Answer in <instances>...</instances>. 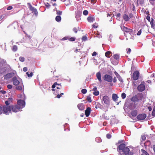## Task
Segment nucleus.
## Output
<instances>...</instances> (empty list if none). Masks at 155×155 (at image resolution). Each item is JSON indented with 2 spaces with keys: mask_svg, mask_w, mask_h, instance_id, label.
Wrapping results in <instances>:
<instances>
[{
  "mask_svg": "<svg viewBox=\"0 0 155 155\" xmlns=\"http://www.w3.org/2000/svg\"><path fill=\"white\" fill-rule=\"evenodd\" d=\"M12 98H10L8 99L7 101H9V102H10L11 103L12 101Z\"/></svg>",
  "mask_w": 155,
  "mask_h": 155,
  "instance_id": "56",
  "label": "nucleus"
},
{
  "mask_svg": "<svg viewBox=\"0 0 155 155\" xmlns=\"http://www.w3.org/2000/svg\"><path fill=\"white\" fill-rule=\"evenodd\" d=\"M126 145L124 143H122L120 144L117 147V150L119 152L120 155H121L120 151L122 150V152H124V153L126 155L128 154L130 151L129 149L127 147H125Z\"/></svg>",
  "mask_w": 155,
  "mask_h": 155,
  "instance_id": "2",
  "label": "nucleus"
},
{
  "mask_svg": "<svg viewBox=\"0 0 155 155\" xmlns=\"http://www.w3.org/2000/svg\"><path fill=\"white\" fill-rule=\"evenodd\" d=\"M146 138V137L145 136H143L142 137V139L144 140H145Z\"/></svg>",
  "mask_w": 155,
  "mask_h": 155,
  "instance_id": "64",
  "label": "nucleus"
},
{
  "mask_svg": "<svg viewBox=\"0 0 155 155\" xmlns=\"http://www.w3.org/2000/svg\"><path fill=\"white\" fill-rule=\"evenodd\" d=\"M122 29L125 32L124 33L126 37H127L130 39L133 38V35L132 30L129 28H128L127 27L124 26Z\"/></svg>",
  "mask_w": 155,
  "mask_h": 155,
  "instance_id": "3",
  "label": "nucleus"
},
{
  "mask_svg": "<svg viewBox=\"0 0 155 155\" xmlns=\"http://www.w3.org/2000/svg\"><path fill=\"white\" fill-rule=\"evenodd\" d=\"M5 16V15H3L0 16V21L2 20Z\"/></svg>",
  "mask_w": 155,
  "mask_h": 155,
  "instance_id": "43",
  "label": "nucleus"
},
{
  "mask_svg": "<svg viewBox=\"0 0 155 155\" xmlns=\"http://www.w3.org/2000/svg\"><path fill=\"white\" fill-rule=\"evenodd\" d=\"M114 74L116 75L117 78L118 79V80L121 82H123V80L119 74L116 71H115Z\"/></svg>",
  "mask_w": 155,
  "mask_h": 155,
  "instance_id": "16",
  "label": "nucleus"
},
{
  "mask_svg": "<svg viewBox=\"0 0 155 155\" xmlns=\"http://www.w3.org/2000/svg\"><path fill=\"white\" fill-rule=\"evenodd\" d=\"M19 60L21 62H24L25 61V58L24 57H20L19 58Z\"/></svg>",
  "mask_w": 155,
  "mask_h": 155,
  "instance_id": "33",
  "label": "nucleus"
},
{
  "mask_svg": "<svg viewBox=\"0 0 155 155\" xmlns=\"http://www.w3.org/2000/svg\"><path fill=\"white\" fill-rule=\"evenodd\" d=\"M141 30H140L137 32V35H140L141 34Z\"/></svg>",
  "mask_w": 155,
  "mask_h": 155,
  "instance_id": "51",
  "label": "nucleus"
},
{
  "mask_svg": "<svg viewBox=\"0 0 155 155\" xmlns=\"http://www.w3.org/2000/svg\"><path fill=\"white\" fill-rule=\"evenodd\" d=\"M100 138L99 137H97L95 139V140L96 141H97V142H100L101 141Z\"/></svg>",
  "mask_w": 155,
  "mask_h": 155,
  "instance_id": "47",
  "label": "nucleus"
},
{
  "mask_svg": "<svg viewBox=\"0 0 155 155\" xmlns=\"http://www.w3.org/2000/svg\"><path fill=\"white\" fill-rule=\"evenodd\" d=\"M103 79L105 81L108 82H111L113 81L112 77L107 74H106L104 76Z\"/></svg>",
  "mask_w": 155,
  "mask_h": 155,
  "instance_id": "5",
  "label": "nucleus"
},
{
  "mask_svg": "<svg viewBox=\"0 0 155 155\" xmlns=\"http://www.w3.org/2000/svg\"><path fill=\"white\" fill-rule=\"evenodd\" d=\"M5 103L7 106L8 105L10 104V103L8 101H6L5 102Z\"/></svg>",
  "mask_w": 155,
  "mask_h": 155,
  "instance_id": "46",
  "label": "nucleus"
},
{
  "mask_svg": "<svg viewBox=\"0 0 155 155\" xmlns=\"http://www.w3.org/2000/svg\"><path fill=\"white\" fill-rule=\"evenodd\" d=\"M137 89L140 92L143 91L145 88V85L144 82H142L137 87Z\"/></svg>",
  "mask_w": 155,
  "mask_h": 155,
  "instance_id": "6",
  "label": "nucleus"
},
{
  "mask_svg": "<svg viewBox=\"0 0 155 155\" xmlns=\"http://www.w3.org/2000/svg\"><path fill=\"white\" fill-rule=\"evenodd\" d=\"M139 76V73L137 71H135L133 73L132 76V78L134 80H137Z\"/></svg>",
  "mask_w": 155,
  "mask_h": 155,
  "instance_id": "7",
  "label": "nucleus"
},
{
  "mask_svg": "<svg viewBox=\"0 0 155 155\" xmlns=\"http://www.w3.org/2000/svg\"><path fill=\"white\" fill-rule=\"evenodd\" d=\"M82 39L83 41H85L87 39V37L86 36H84L82 37Z\"/></svg>",
  "mask_w": 155,
  "mask_h": 155,
  "instance_id": "44",
  "label": "nucleus"
},
{
  "mask_svg": "<svg viewBox=\"0 0 155 155\" xmlns=\"http://www.w3.org/2000/svg\"><path fill=\"white\" fill-rule=\"evenodd\" d=\"M17 104L20 106H25V101L22 100H19L17 101Z\"/></svg>",
  "mask_w": 155,
  "mask_h": 155,
  "instance_id": "14",
  "label": "nucleus"
},
{
  "mask_svg": "<svg viewBox=\"0 0 155 155\" xmlns=\"http://www.w3.org/2000/svg\"><path fill=\"white\" fill-rule=\"evenodd\" d=\"M7 87L8 89H11L12 88V86L10 84H8L7 85Z\"/></svg>",
  "mask_w": 155,
  "mask_h": 155,
  "instance_id": "49",
  "label": "nucleus"
},
{
  "mask_svg": "<svg viewBox=\"0 0 155 155\" xmlns=\"http://www.w3.org/2000/svg\"><path fill=\"white\" fill-rule=\"evenodd\" d=\"M106 137L108 139H110L111 137V134H107L106 135Z\"/></svg>",
  "mask_w": 155,
  "mask_h": 155,
  "instance_id": "41",
  "label": "nucleus"
},
{
  "mask_svg": "<svg viewBox=\"0 0 155 155\" xmlns=\"http://www.w3.org/2000/svg\"><path fill=\"white\" fill-rule=\"evenodd\" d=\"M16 88L17 89L19 90H22V86L21 85H19L18 86H17L16 87Z\"/></svg>",
  "mask_w": 155,
  "mask_h": 155,
  "instance_id": "29",
  "label": "nucleus"
},
{
  "mask_svg": "<svg viewBox=\"0 0 155 155\" xmlns=\"http://www.w3.org/2000/svg\"><path fill=\"white\" fill-rule=\"evenodd\" d=\"M129 17L130 18H132L134 17L133 16V15L132 13H130L129 15Z\"/></svg>",
  "mask_w": 155,
  "mask_h": 155,
  "instance_id": "45",
  "label": "nucleus"
},
{
  "mask_svg": "<svg viewBox=\"0 0 155 155\" xmlns=\"http://www.w3.org/2000/svg\"><path fill=\"white\" fill-rule=\"evenodd\" d=\"M147 117L146 114H142L138 115L137 117V119L140 120H144Z\"/></svg>",
  "mask_w": 155,
  "mask_h": 155,
  "instance_id": "8",
  "label": "nucleus"
},
{
  "mask_svg": "<svg viewBox=\"0 0 155 155\" xmlns=\"http://www.w3.org/2000/svg\"><path fill=\"white\" fill-rule=\"evenodd\" d=\"M12 6H9L8 8H7V10H11L12 9Z\"/></svg>",
  "mask_w": 155,
  "mask_h": 155,
  "instance_id": "58",
  "label": "nucleus"
},
{
  "mask_svg": "<svg viewBox=\"0 0 155 155\" xmlns=\"http://www.w3.org/2000/svg\"><path fill=\"white\" fill-rule=\"evenodd\" d=\"M75 38L74 37H71L69 39V40L70 41H74L75 40Z\"/></svg>",
  "mask_w": 155,
  "mask_h": 155,
  "instance_id": "38",
  "label": "nucleus"
},
{
  "mask_svg": "<svg viewBox=\"0 0 155 155\" xmlns=\"http://www.w3.org/2000/svg\"><path fill=\"white\" fill-rule=\"evenodd\" d=\"M61 96L60 95V94H58V95H57V97L58 98H60Z\"/></svg>",
  "mask_w": 155,
  "mask_h": 155,
  "instance_id": "62",
  "label": "nucleus"
},
{
  "mask_svg": "<svg viewBox=\"0 0 155 155\" xmlns=\"http://www.w3.org/2000/svg\"><path fill=\"white\" fill-rule=\"evenodd\" d=\"M141 151L143 153V154L144 155H149V153L145 150L142 149L141 150Z\"/></svg>",
  "mask_w": 155,
  "mask_h": 155,
  "instance_id": "26",
  "label": "nucleus"
},
{
  "mask_svg": "<svg viewBox=\"0 0 155 155\" xmlns=\"http://www.w3.org/2000/svg\"><path fill=\"white\" fill-rule=\"evenodd\" d=\"M12 26H13L14 27V28H15V26L16 27H17L18 26V24H17V23H16V22L12 24Z\"/></svg>",
  "mask_w": 155,
  "mask_h": 155,
  "instance_id": "42",
  "label": "nucleus"
},
{
  "mask_svg": "<svg viewBox=\"0 0 155 155\" xmlns=\"http://www.w3.org/2000/svg\"><path fill=\"white\" fill-rule=\"evenodd\" d=\"M105 55L106 57L110 58L111 56V52L110 51H107L105 53Z\"/></svg>",
  "mask_w": 155,
  "mask_h": 155,
  "instance_id": "22",
  "label": "nucleus"
},
{
  "mask_svg": "<svg viewBox=\"0 0 155 155\" xmlns=\"http://www.w3.org/2000/svg\"><path fill=\"white\" fill-rule=\"evenodd\" d=\"M97 89V87H95L93 89V91H96Z\"/></svg>",
  "mask_w": 155,
  "mask_h": 155,
  "instance_id": "60",
  "label": "nucleus"
},
{
  "mask_svg": "<svg viewBox=\"0 0 155 155\" xmlns=\"http://www.w3.org/2000/svg\"><path fill=\"white\" fill-rule=\"evenodd\" d=\"M81 92L83 94H85L87 92V90L86 89H83L81 90Z\"/></svg>",
  "mask_w": 155,
  "mask_h": 155,
  "instance_id": "37",
  "label": "nucleus"
},
{
  "mask_svg": "<svg viewBox=\"0 0 155 155\" xmlns=\"http://www.w3.org/2000/svg\"><path fill=\"white\" fill-rule=\"evenodd\" d=\"M126 97V94L125 93H122L121 95V97L123 99H125Z\"/></svg>",
  "mask_w": 155,
  "mask_h": 155,
  "instance_id": "30",
  "label": "nucleus"
},
{
  "mask_svg": "<svg viewBox=\"0 0 155 155\" xmlns=\"http://www.w3.org/2000/svg\"><path fill=\"white\" fill-rule=\"evenodd\" d=\"M96 76L99 82H102V80L101 79V73L99 72L97 73L96 74Z\"/></svg>",
  "mask_w": 155,
  "mask_h": 155,
  "instance_id": "17",
  "label": "nucleus"
},
{
  "mask_svg": "<svg viewBox=\"0 0 155 155\" xmlns=\"http://www.w3.org/2000/svg\"><path fill=\"white\" fill-rule=\"evenodd\" d=\"M3 111L6 114H8V113L11 112V109L13 112H16L21 108V107H3Z\"/></svg>",
  "mask_w": 155,
  "mask_h": 155,
  "instance_id": "4",
  "label": "nucleus"
},
{
  "mask_svg": "<svg viewBox=\"0 0 155 155\" xmlns=\"http://www.w3.org/2000/svg\"><path fill=\"white\" fill-rule=\"evenodd\" d=\"M119 58V55L117 54H115L114 55V57L110 59V60L112 63L114 64H116V63H115L114 62V59L118 60Z\"/></svg>",
  "mask_w": 155,
  "mask_h": 155,
  "instance_id": "10",
  "label": "nucleus"
},
{
  "mask_svg": "<svg viewBox=\"0 0 155 155\" xmlns=\"http://www.w3.org/2000/svg\"><path fill=\"white\" fill-rule=\"evenodd\" d=\"M87 19L89 22H92L94 21L95 20L94 18L91 16L88 17Z\"/></svg>",
  "mask_w": 155,
  "mask_h": 155,
  "instance_id": "21",
  "label": "nucleus"
},
{
  "mask_svg": "<svg viewBox=\"0 0 155 155\" xmlns=\"http://www.w3.org/2000/svg\"><path fill=\"white\" fill-rule=\"evenodd\" d=\"M78 29H79V27H78V28H74L73 29V30L74 32L75 33H77L78 31Z\"/></svg>",
  "mask_w": 155,
  "mask_h": 155,
  "instance_id": "35",
  "label": "nucleus"
},
{
  "mask_svg": "<svg viewBox=\"0 0 155 155\" xmlns=\"http://www.w3.org/2000/svg\"><path fill=\"white\" fill-rule=\"evenodd\" d=\"M127 53H128V54L130 53L131 51L130 49V48H129L128 49H127Z\"/></svg>",
  "mask_w": 155,
  "mask_h": 155,
  "instance_id": "48",
  "label": "nucleus"
},
{
  "mask_svg": "<svg viewBox=\"0 0 155 155\" xmlns=\"http://www.w3.org/2000/svg\"><path fill=\"white\" fill-rule=\"evenodd\" d=\"M12 81L13 84L15 85H18L20 83L19 81L17 79L16 77H14L12 78Z\"/></svg>",
  "mask_w": 155,
  "mask_h": 155,
  "instance_id": "13",
  "label": "nucleus"
},
{
  "mask_svg": "<svg viewBox=\"0 0 155 155\" xmlns=\"http://www.w3.org/2000/svg\"><path fill=\"white\" fill-rule=\"evenodd\" d=\"M108 107H101V108L102 111L103 113H105L106 111H107Z\"/></svg>",
  "mask_w": 155,
  "mask_h": 155,
  "instance_id": "24",
  "label": "nucleus"
},
{
  "mask_svg": "<svg viewBox=\"0 0 155 155\" xmlns=\"http://www.w3.org/2000/svg\"><path fill=\"white\" fill-rule=\"evenodd\" d=\"M150 3L152 4H153V2L155 1V0H149Z\"/></svg>",
  "mask_w": 155,
  "mask_h": 155,
  "instance_id": "59",
  "label": "nucleus"
},
{
  "mask_svg": "<svg viewBox=\"0 0 155 155\" xmlns=\"http://www.w3.org/2000/svg\"><path fill=\"white\" fill-rule=\"evenodd\" d=\"M0 93L3 94H5L6 93V91L4 90H1L0 91Z\"/></svg>",
  "mask_w": 155,
  "mask_h": 155,
  "instance_id": "53",
  "label": "nucleus"
},
{
  "mask_svg": "<svg viewBox=\"0 0 155 155\" xmlns=\"http://www.w3.org/2000/svg\"><path fill=\"white\" fill-rule=\"evenodd\" d=\"M17 49L18 47L16 45H15L13 46L12 48V50L13 51H17Z\"/></svg>",
  "mask_w": 155,
  "mask_h": 155,
  "instance_id": "27",
  "label": "nucleus"
},
{
  "mask_svg": "<svg viewBox=\"0 0 155 155\" xmlns=\"http://www.w3.org/2000/svg\"><path fill=\"white\" fill-rule=\"evenodd\" d=\"M19 97L21 98H24V99L25 98V95L24 93L21 95H20Z\"/></svg>",
  "mask_w": 155,
  "mask_h": 155,
  "instance_id": "32",
  "label": "nucleus"
},
{
  "mask_svg": "<svg viewBox=\"0 0 155 155\" xmlns=\"http://www.w3.org/2000/svg\"><path fill=\"white\" fill-rule=\"evenodd\" d=\"M117 16L119 18H120V13H118L117 15Z\"/></svg>",
  "mask_w": 155,
  "mask_h": 155,
  "instance_id": "61",
  "label": "nucleus"
},
{
  "mask_svg": "<svg viewBox=\"0 0 155 155\" xmlns=\"http://www.w3.org/2000/svg\"><path fill=\"white\" fill-rule=\"evenodd\" d=\"M23 70L25 72L27 71V67H24L23 68Z\"/></svg>",
  "mask_w": 155,
  "mask_h": 155,
  "instance_id": "55",
  "label": "nucleus"
},
{
  "mask_svg": "<svg viewBox=\"0 0 155 155\" xmlns=\"http://www.w3.org/2000/svg\"><path fill=\"white\" fill-rule=\"evenodd\" d=\"M62 12L60 11H57V14L59 15H61L62 14Z\"/></svg>",
  "mask_w": 155,
  "mask_h": 155,
  "instance_id": "40",
  "label": "nucleus"
},
{
  "mask_svg": "<svg viewBox=\"0 0 155 155\" xmlns=\"http://www.w3.org/2000/svg\"><path fill=\"white\" fill-rule=\"evenodd\" d=\"M103 101L104 103L107 105L110 104V100L109 97L107 96H104L103 98Z\"/></svg>",
  "mask_w": 155,
  "mask_h": 155,
  "instance_id": "9",
  "label": "nucleus"
},
{
  "mask_svg": "<svg viewBox=\"0 0 155 155\" xmlns=\"http://www.w3.org/2000/svg\"><path fill=\"white\" fill-rule=\"evenodd\" d=\"M91 111V109L90 107H87L85 111V114L86 117H87L89 116Z\"/></svg>",
  "mask_w": 155,
  "mask_h": 155,
  "instance_id": "12",
  "label": "nucleus"
},
{
  "mask_svg": "<svg viewBox=\"0 0 155 155\" xmlns=\"http://www.w3.org/2000/svg\"><path fill=\"white\" fill-rule=\"evenodd\" d=\"M123 18L125 21H128L130 20V18L128 15L126 14H124L123 15Z\"/></svg>",
  "mask_w": 155,
  "mask_h": 155,
  "instance_id": "20",
  "label": "nucleus"
},
{
  "mask_svg": "<svg viewBox=\"0 0 155 155\" xmlns=\"http://www.w3.org/2000/svg\"><path fill=\"white\" fill-rule=\"evenodd\" d=\"M87 99L88 101L90 102H91L92 101L91 98L90 97L88 96L87 97Z\"/></svg>",
  "mask_w": 155,
  "mask_h": 155,
  "instance_id": "39",
  "label": "nucleus"
},
{
  "mask_svg": "<svg viewBox=\"0 0 155 155\" xmlns=\"http://www.w3.org/2000/svg\"><path fill=\"white\" fill-rule=\"evenodd\" d=\"M14 74V73H8L4 76V78L6 80H8L9 79L13 76Z\"/></svg>",
  "mask_w": 155,
  "mask_h": 155,
  "instance_id": "11",
  "label": "nucleus"
},
{
  "mask_svg": "<svg viewBox=\"0 0 155 155\" xmlns=\"http://www.w3.org/2000/svg\"><path fill=\"white\" fill-rule=\"evenodd\" d=\"M130 100L131 101L135 102L138 101V98L136 95L133 97Z\"/></svg>",
  "mask_w": 155,
  "mask_h": 155,
  "instance_id": "18",
  "label": "nucleus"
},
{
  "mask_svg": "<svg viewBox=\"0 0 155 155\" xmlns=\"http://www.w3.org/2000/svg\"><path fill=\"white\" fill-rule=\"evenodd\" d=\"M153 150L154 152L155 153V145H153Z\"/></svg>",
  "mask_w": 155,
  "mask_h": 155,
  "instance_id": "63",
  "label": "nucleus"
},
{
  "mask_svg": "<svg viewBox=\"0 0 155 155\" xmlns=\"http://www.w3.org/2000/svg\"><path fill=\"white\" fill-rule=\"evenodd\" d=\"M93 27L94 28H97V26L95 24H93L92 25Z\"/></svg>",
  "mask_w": 155,
  "mask_h": 155,
  "instance_id": "57",
  "label": "nucleus"
},
{
  "mask_svg": "<svg viewBox=\"0 0 155 155\" xmlns=\"http://www.w3.org/2000/svg\"><path fill=\"white\" fill-rule=\"evenodd\" d=\"M124 110L128 115L131 117L136 116L138 113L136 107H124Z\"/></svg>",
  "mask_w": 155,
  "mask_h": 155,
  "instance_id": "1",
  "label": "nucleus"
},
{
  "mask_svg": "<svg viewBox=\"0 0 155 155\" xmlns=\"http://www.w3.org/2000/svg\"><path fill=\"white\" fill-rule=\"evenodd\" d=\"M56 87L58 89H60L62 87L61 86L60 84H58L57 82L54 83L52 86V88H54Z\"/></svg>",
  "mask_w": 155,
  "mask_h": 155,
  "instance_id": "15",
  "label": "nucleus"
},
{
  "mask_svg": "<svg viewBox=\"0 0 155 155\" xmlns=\"http://www.w3.org/2000/svg\"><path fill=\"white\" fill-rule=\"evenodd\" d=\"M112 98L114 101L116 102L118 98V97L116 94H112Z\"/></svg>",
  "mask_w": 155,
  "mask_h": 155,
  "instance_id": "19",
  "label": "nucleus"
},
{
  "mask_svg": "<svg viewBox=\"0 0 155 155\" xmlns=\"http://www.w3.org/2000/svg\"><path fill=\"white\" fill-rule=\"evenodd\" d=\"M117 81V79L116 77H114L113 79V82L114 83H115Z\"/></svg>",
  "mask_w": 155,
  "mask_h": 155,
  "instance_id": "54",
  "label": "nucleus"
},
{
  "mask_svg": "<svg viewBox=\"0 0 155 155\" xmlns=\"http://www.w3.org/2000/svg\"><path fill=\"white\" fill-rule=\"evenodd\" d=\"M33 74L32 72H31L30 74H29V75H28V77H31L33 76Z\"/></svg>",
  "mask_w": 155,
  "mask_h": 155,
  "instance_id": "50",
  "label": "nucleus"
},
{
  "mask_svg": "<svg viewBox=\"0 0 155 155\" xmlns=\"http://www.w3.org/2000/svg\"><path fill=\"white\" fill-rule=\"evenodd\" d=\"M97 53L95 51L92 54V56H96L97 54Z\"/></svg>",
  "mask_w": 155,
  "mask_h": 155,
  "instance_id": "52",
  "label": "nucleus"
},
{
  "mask_svg": "<svg viewBox=\"0 0 155 155\" xmlns=\"http://www.w3.org/2000/svg\"><path fill=\"white\" fill-rule=\"evenodd\" d=\"M88 11L87 10H84L83 12V14L84 15H86L88 14Z\"/></svg>",
  "mask_w": 155,
  "mask_h": 155,
  "instance_id": "36",
  "label": "nucleus"
},
{
  "mask_svg": "<svg viewBox=\"0 0 155 155\" xmlns=\"http://www.w3.org/2000/svg\"><path fill=\"white\" fill-rule=\"evenodd\" d=\"M61 17L60 16H57L55 18V20L57 22H60L61 20Z\"/></svg>",
  "mask_w": 155,
  "mask_h": 155,
  "instance_id": "25",
  "label": "nucleus"
},
{
  "mask_svg": "<svg viewBox=\"0 0 155 155\" xmlns=\"http://www.w3.org/2000/svg\"><path fill=\"white\" fill-rule=\"evenodd\" d=\"M30 9L31 11H34V12H35V13L36 12H37L36 9L34 7H32L31 6V7L30 8Z\"/></svg>",
  "mask_w": 155,
  "mask_h": 155,
  "instance_id": "31",
  "label": "nucleus"
},
{
  "mask_svg": "<svg viewBox=\"0 0 155 155\" xmlns=\"http://www.w3.org/2000/svg\"><path fill=\"white\" fill-rule=\"evenodd\" d=\"M99 94V91H95L93 93V94L95 96L98 95Z\"/></svg>",
  "mask_w": 155,
  "mask_h": 155,
  "instance_id": "34",
  "label": "nucleus"
},
{
  "mask_svg": "<svg viewBox=\"0 0 155 155\" xmlns=\"http://www.w3.org/2000/svg\"><path fill=\"white\" fill-rule=\"evenodd\" d=\"M136 95L137 96V97H138V101L142 100V98L143 97V96L141 94H138Z\"/></svg>",
  "mask_w": 155,
  "mask_h": 155,
  "instance_id": "23",
  "label": "nucleus"
},
{
  "mask_svg": "<svg viewBox=\"0 0 155 155\" xmlns=\"http://www.w3.org/2000/svg\"><path fill=\"white\" fill-rule=\"evenodd\" d=\"M152 115L153 117H155V107H153V109L152 113Z\"/></svg>",
  "mask_w": 155,
  "mask_h": 155,
  "instance_id": "28",
  "label": "nucleus"
}]
</instances>
